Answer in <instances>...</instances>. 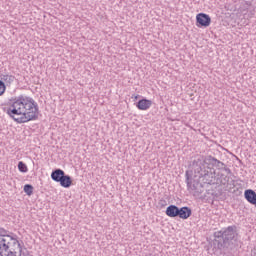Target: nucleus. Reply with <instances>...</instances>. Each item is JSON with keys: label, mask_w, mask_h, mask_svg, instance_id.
<instances>
[{"label": "nucleus", "mask_w": 256, "mask_h": 256, "mask_svg": "<svg viewBox=\"0 0 256 256\" xmlns=\"http://www.w3.org/2000/svg\"><path fill=\"white\" fill-rule=\"evenodd\" d=\"M17 255H19V253H17L15 250H10L8 252L0 250V256H17Z\"/></svg>", "instance_id": "nucleus-16"}, {"label": "nucleus", "mask_w": 256, "mask_h": 256, "mask_svg": "<svg viewBox=\"0 0 256 256\" xmlns=\"http://www.w3.org/2000/svg\"><path fill=\"white\" fill-rule=\"evenodd\" d=\"M178 211H179V207L177 205L171 204L166 208L165 213L167 217H171L172 219H175V217H177Z\"/></svg>", "instance_id": "nucleus-11"}, {"label": "nucleus", "mask_w": 256, "mask_h": 256, "mask_svg": "<svg viewBox=\"0 0 256 256\" xmlns=\"http://www.w3.org/2000/svg\"><path fill=\"white\" fill-rule=\"evenodd\" d=\"M1 235H9V230H6L3 227H0V236Z\"/></svg>", "instance_id": "nucleus-19"}, {"label": "nucleus", "mask_w": 256, "mask_h": 256, "mask_svg": "<svg viewBox=\"0 0 256 256\" xmlns=\"http://www.w3.org/2000/svg\"><path fill=\"white\" fill-rule=\"evenodd\" d=\"M0 251H15L19 253L21 251V243H19L17 238L11 236V234L0 235Z\"/></svg>", "instance_id": "nucleus-4"}, {"label": "nucleus", "mask_w": 256, "mask_h": 256, "mask_svg": "<svg viewBox=\"0 0 256 256\" xmlns=\"http://www.w3.org/2000/svg\"><path fill=\"white\" fill-rule=\"evenodd\" d=\"M64 175H65V171L58 168L52 171L51 179L52 181H55V183H59L63 179Z\"/></svg>", "instance_id": "nucleus-10"}, {"label": "nucleus", "mask_w": 256, "mask_h": 256, "mask_svg": "<svg viewBox=\"0 0 256 256\" xmlns=\"http://www.w3.org/2000/svg\"><path fill=\"white\" fill-rule=\"evenodd\" d=\"M0 81H3L7 87L11 86L13 81H15V76L9 74H0Z\"/></svg>", "instance_id": "nucleus-13"}, {"label": "nucleus", "mask_w": 256, "mask_h": 256, "mask_svg": "<svg viewBox=\"0 0 256 256\" xmlns=\"http://www.w3.org/2000/svg\"><path fill=\"white\" fill-rule=\"evenodd\" d=\"M237 226H228L226 229L215 232L214 240L211 243L212 250L214 251H233L235 243H237Z\"/></svg>", "instance_id": "nucleus-3"}, {"label": "nucleus", "mask_w": 256, "mask_h": 256, "mask_svg": "<svg viewBox=\"0 0 256 256\" xmlns=\"http://www.w3.org/2000/svg\"><path fill=\"white\" fill-rule=\"evenodd\" d=\"M211 167L218 169V171H225L227 175H231V169L225 163L211 155L195 156L190 164V169L194 173V179H199L201 183L206 185L215 183V173Z\"/></svg>", "instance_id": "nucleus-2"}, {"label": "nucleus", "mask_w": 256, "mask_h": 256, "mask_svg": "<svg viewBox=\"0 0 256 256\" xmlns=\"http://www.w3.org/2000/svg\"><path fill=\"white\" fill-rule=\"evenodd\" d=\"M58 183H60L61 187H64V189H69V187L73 185V180L71 176L64 174V177H62Z\"/></svg>", "instance_id": "nucleus-12"}, {"label": "nucleus", "mask_w": 256, "mask_h": 256, "mask_svg": "<svg viewBox=\"0 0 256 256\" xmlns=\"http://www.w3.org/2000/svg\"><path fill=\"white\" fill-rule=\"evenodd\" d=\"M246 5H251V2H246Z\"/></svg>", "instance_id": "nucleus-22"}, {"label": "nucleus", "mask_w": 256, "mask_h": 256, "mask_svg": "<svg viewBox=\"0 0 256 256\" xmlns=\"http://www.w3.org/2000/svg\"><path fill=\"white\" fill-rule=\"evenodd\" d=\"M4 112L16 123L20 124L39 119V106L29 96L12 97L8 102V107L4 108Z\"/></svg>", "instance_id": "nucleus-1"}, {"label": "nucleus", "mask_w": 256, "mask_h": 256, "mask_svg": "<svg viewBox=\"0 0 256 256\" xmlns=\"http://www.w3.org/2000/svg\"><path fill=\"white\" fill-rule=\"evenodd\" d=\"M158 205L160 207H167V201L165 199H161L159 200Z\"/></svg>", "instance_id": "nucleus-18"}, {"label": "nucleus", "mask_w": 256, "mask_h": 256, "mask_svg": "<svg viewBox=\"0 0 256 256\" xmlns=\"http://www.w3.org/2000/svg\"><path fill=\"white\" fill-rule=\"evenodd\" d=\"M211 25V16L205 13H199L196 16V26L197 27H209Z\"/></svg>", "instance_id": "nucleus-6"}, {"label": "nucleus", "mask_w": 256, "mask_h": 256, "mask_svg": "<svg viewBox=\"0 0 256 256\" xmlns=\"http://www.w3.org/2000/svg\"><path fill=\"white\" fill-rule=\"evenodd\" d=\"M185 175L188 191H190V193L194 197H200L201 193L205 191L201 180L199 178H191V175H189V171H186Z\"/></svg>", "instance_id": "nucleus-5"}, {"label": "nucleus", "mask_w": 256, "mask_h": 256, "mask_svg": "<svg viewBox=\"0 0 256 256\" xmlns=\"http://www.w3.org/2000/svg\"><path fill=\"white\" fill-rule=\"evenodd\" d=\"M244 197L248 203L256 207V192L252 189H247L244 192Z\"/></svg>", "instance_id": "nucleus-9"}, {"label": "nucleus", "mask_w": 256, "mask_h": 256, "mask_svg": "<svg viewBox=\"0 0 256 256\" xmlns=\"http://www.w3.org/2000/svg\"><path fill=\"white\" fill-rule=\"evenodd\" d=\"M223 183H224V185H225V183H229V177L226 176V177L224 178V182H223Z\"/></svg>", "instance_id": "nucleus-21"}, {"label": "nucleus", "mask_w": 256, "mask_h": 256, "mask_svg": "<svg viewBox=\"0 0 256 256\" xmlns=\"http://www.w3.org/2000/svg\"><path fill=\"white\" fill-rule=\"evenodd\" d=\"M132 99H134V101H137V99H139V95L133 94V95H132Z\"/></svg>", "instance_id": "nucleus-20"}, {"label": "nucleus", "mask_w": 256, "mask_h": 256, "mask_svg": "<svg viewBox=\"0 0 256 256\" xmlns=\"http://www.w3.org/2000/svg\"><path fill=\"white\" fill-rule=\"evenodd\" d=\"M191 215H193V210H191V208L187 206L178 208L177 217H179L180 219H189Z\"/></svg>", "instance_id": "nucleus-7"}, {"label": "nucleus", "mask_w": 256, "mask_h": 256, "mask_svg": "<svg viewBox=\"0 0 256 256\" xmlns=\"http://www.w3.org/2000/svg\"><path fill=\"white\" fill-rule=\"evenodd\" d=\"M6 89H7V85L5 84V82L0 80V97L5 93Z\"/></svg>", "instance_id": "nucleus-17"}, {"label": "nucleus", "mask_w": 256, "mask_h": 256, "mask_svg": "<svg viewBox=\"0 0 256 256\" xmlns=\"http://www.w3.org/2000/svg\"><path fill=\"white\" fill-rule=\"evenodd\" d=\"M151 105H153V101L143 98L137 102L136 107L139 111H147Z\"/></svg>", "instance_id": "nucleus-8"}, {"label": "nucleus", "mask_w": 256, "mask_h": 256, "mask_svg": "<svg viewBox=\"0 0 256 256\" xmlns=\"http://www.w3.org/2000/svg\"><path fill=\"white\" fill-rule=\"evenodd\" d=\"M24 193H26V195L31 197V195H33V185L31 184L24 185Z\"/></svg>", "instance_id": "nucleus-15"}, {"label": "nucleus", "mask_w": 256, "mask_h": 256, "mask_svg": "<svg viewBox=\"0 0 256 256\" xmlns=\"http://www.w3.org/2000/svg\"><path fill=\"white\" fill-rule=\"evenodd\" d=\"M18 170L20 171V173H27V171H29V169L27 168V164H25L23 161H20L18 163Z\"/></svg>", "instance_id": "nucleus-14"}]
</instances>
